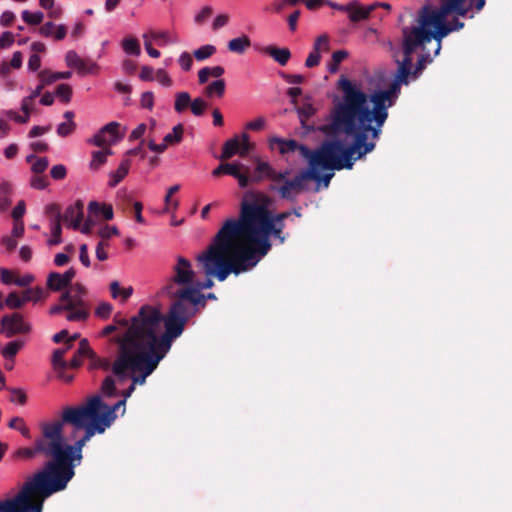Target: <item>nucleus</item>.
Listing matches in <instances>:
<instances>
[{
  "label": "nucleus",
  "mask_w": 512,
  "mask_h": 512,
  "mask_svg": "<svg viewBox=\"0 0 512 512\" xmlns=\"http://www.w3.org/2000/svg\"><path fill=\"white\" fill-rule=\"evenodd\" d=\"M352 138V143L345 145L341 140H329L323 142L319 148L314 150V155L308 161L309 168L306 171H312L315 177L310 178L324 187H328L334 173L320 174V170H342L352 169L357 160L362 159L371 153L376 143L366 141L363 135L344 134Z\"/></svg>",
  "instance_id": "nucleus-5"
},
{
  "label": "nucleus",
  "mask_w": 512,
  "mask_h": 512,
  "mask_svg": "<svg viewBox=\"0 0 512 512\" xmlns=\"http://www.w3.org/2000/svg\"><path fill=\"white\" fill-rule=\"evenodd\" d=\"M268 197L247 192L241 202L238 219H227L213 238V245L203 257L207 273L226 280L255 267L271 250L270 236L286 241L285 223L272 218Z\"/></svg>",
  "instance_id": "nucleus-1"
},
{
  "label": "nucleus",
  "mask_w": 512,
  "mask_h": 512,
  "mask_svg": "<svg viewBox=\"0 0 512 512\" xmlns=\"http://www.w3.org/2000/svg\"><path fill=\"white\" fill-rule=\"evenodd\" d=\"M64 424L63 416L61 420L41 424L37 450L51 459L24 482L15 497L0 501V512H42L44 501L67 487L75 471L66 465Z\"/></svg>",
  "instance_id": "nucleus-4"
},
{
  "label": "nucleus",
  "mask_w": 512,
  "mask_h": 512,
  "mask_svg": "<svg viewBox=\"0 0 512 512\" xmlns=\"http://www.w3.org/2000/svg\"><path fill=\"white\" fill-rule=\"evenodd\" d=\"M415 22L413 26L402 28L401 48L404 56L412 57L416 51L427 49V45L431 43L430 27L425 25L418 16Z\"/></svg>",
  "instance_id": "nucleus-9"
},
{
  "label": "nucleus",
  "mask_w": 512,
  "mask_h": 512,
  "mask_svg": "<svg viewBox=\"0 0 512 512\" xmlns=\"http://www.w3.org/2000/svg\"><path fill=\"white\" fill-rule=\"evenodd\" d=\"M76 129V124L74 121H65L58 125L57 134L60 137H67L72 134Z\"/></svg>",
  "instance_id": "nucleus-46"
},
{
  "label": "nucleus",
  "mask_w": 512,
  "mask_h": 512,
  "mask_svg": "<svg viewBox=\"0 0 512 512\" xmlns=\"http://www.w3.org/2000/svg\"><path fill=\"white\" fill-rule=\"evenodd\" d=\"M205 95L211 97L216 95L217 97H222L225 93V81L223 79H218L210 83L204 91Z\"/></svg>",
  "instance_id": "nucleus-33"
},
{
  "label": "nucleus",
  "mask_w": 512,
  "mask_h": 512,
  "mask_svg": "<svg viewBox=\"0 0 512 512\" xmlns=\"http://www.w3.org/2000/svg\"><path fill=\"white\" fill-rule=\"evenodd\" d=\"M76 69L80 74H93L98 70V65L91 59H82L80 64L77 65Z\"/></svg>",
  "instance_id": "nucleus-38"
},
{
  "label": "nucleus",
  "mask_w": 512,
  "mask_h": 512,
  "mask_svg": "<svg viewBox=\"0 0 512 512\" xmlns=\"http://www.w3.org/2000/svg\"><path fill=\"white\" fill-rule=\"evenodd\" d=\"M125 404L126 400H119L112 406L107 405L99 395H94L87 399V401L81 405L84 409L90 407V405L94 408V415L92 416L103 428L106 430L109 428L116 419V411L123 408L122 414L125 413Z\"/></svg>",
  "instance_id": "nucleus-11"
},
{
  "label": "nucleus",
  "mask_w": 512,
  "mask_h": 512,
  "mask_svg": "<svg viewBox=\"0 0 512 512\" xmlns=\"http://www.w3.org/2000/svg\"><path fill=\"white\" fill-rule=\"evenodd\" d=\"M130 165H131L130 159L129 158H124L121 161L118 169L115 172H112L110 174V180L108 182V185L110 187L117 186L126 177V175L128 174Z\"/></svg>",
  "instance_id": "nucleus-24"
},
{
  "label": "nucleus",
  "mask_w": 512,
  "mask_h": 512,
  "mask_svg": "<svg viewBox=\"0 0 512 512\" xmlns=\"http://www.w3.org/2000/svg\"><path fill=\"white\" fill-rule=\"evenodd\" d=\"M113 152L110 148L105 149L103 151H94L92 153V160L90 162V168L93 170L99 169V167L106 163L107 156L111 155Z\"/></svg>",
  "instance_id": "nucleus-32"
},
{
  "label": "nucleus",
  "mask_w": 512,
  "mask_h": 512,
  "mask_svg": "<svg viewBox=\"0 0 512 512\" xmlns=\"http://www.w3.org/2000/svg\"><path fill=\"white\" fill-rule=\"evenodd\" d=\"M162 86L170 87L172 86V79L168 75V73L164 69H158L155 72V78Z\"/></svg>",
  "instance_id": "nucleus-55"
},
{
  "label": "nucleus",
  "mask_w": 512,
  "mask_h": 512,
  "mask_svg": "<svg viewBox=\"0 0 512 512\" xmlns=\"http://www.w3.org/2000/svg\"><path fill=\"white\" fill-rule=\"evenodd\" d=\"M76 353L81 356L82 358L84 357H88L90 359H94L96 356H95V353L93 352V350L91 349V347L89 346V342L87 339H81L80 340V343H79V348L78 350L76 351Z\"/></svg>",
  "instance_id": "nucleus-47"
},
{
  "label": "nucleus",
  "mask_w": 512,
  "mask_h": 512,
  "mask_svg": "<svg viewBox=\"0 0 512 512\" xmlns=\"http://www.w3.org/2000/svg\"><path fill=\"white\" fill-rule=\"evenodd\" d=\"M250 46L251 40L247 35H242L228 42L229 51L237 54H243Z\"/></svg>",
  "instance_id": "nucleus-29"
},
{
  "label": "nucleus",
  "mask_w": 512,
  "mask_h": 512,
  "mask_svg": "<svg viewBox=\"0 0 512 512\" xmlns=\"http://www.w3.org/2000/svg\"><path fill=\"white\" fill-rule=\"evenodd\" d=\"M376 5L377 4L362 6L357 1H351L347 4V7H350V9L346 10V12L348 13L350 21L357 23L368 19L372 11L376 9Z\"/></svg>",
  "instance_id": "nucleus-20"
},
{
  "label": "nucleus",
  "mask_w": 512,
  "mask_h": 512,
  "mask_svg": "<svg viewBox=\"0 0 512 512\" xmlns=\"http://www.w3.org/2000/svg\"><path fill=\"white\" fill-rule=\"evenodd\" d=\"M0 324V333L4 334L7 338H10L16 334H26L31 331L30 324L25 322L23 316L20 313L16 312L4 315Z\"/></svg>",
  "instance_id": "nucleus-16"
},
{
  "label": "nucleus",
  "mask_w": 512,
  "mask_h": 512,
  "mask_svg": "<svg viewBox=\"0 0 512 512\" xmlns=\"http://www.w3.org/2000/svg\"><path fill=\"white\" fill-rule=\"evenodd\" d=\"M62 221H51V234L52 238L48 240V245L54 246L58 245L62 242L61 234H62Z\"/></svg>",
  "instance_id": "nucleus-35"
},
{
  "label": "nucleus",
  "mask_w": 512,
  "mask_h": 512,
  "mask_svg": "<svg viewBox=\"0 0 512 512\" xmlns=\"http://www.w3.org/2000/svg\"><path fill=\"white\" fill-rule=\"evenodd\" d=\"M452 32L447 23L431 24L430 28V40H434V56L440 53L442 47V40Z\"/></svg>",
  "instance_id": "nucleus-21"
},
{
  "label": "nucleus",
  "mask_w": 512,
  "mask_h": 512,
  "mask_svg": "<svg viewBox=\"0 0 512 512\" xmlns=\"http://www.w3.org/2000/svg\"><path fill=\"white\" fill-rule=\"evenodd\" d=\"M398 65L394 79L402 82L404 85L409 84V77H412V57L404 56L402 60H396Z\"/></svg>",
  "instance_id": "nucleus-23"
},
{
  "label": "nucleus",
  "mask_w": 512,
  "mask_h": 512,
  "mask_svg": "<svg viewBox=\"0 0 512 512\" xmlns=\"http://www.w3.org/2000/svg\"><path fill=\"white\" fill-rule=\"evenodd\" d=\"M94 415V408L92 405L87 409H84L81 405L72 407L67 406L63 409V421L65 424H71L74 432L83 429L84 435L77 440L73 445H69L65 442V455L66 465H70L72 470L75 468V461L77 464L82 460V449L88 441L95 434H102L105 429L95 419L92 418Z\"/></svg>",
  "instance_id": "nucleus-7"
},
{
  "label": "nucleus",
  "mask_w": 512,
  "mask_h": 512,
  "mask_svg": "<svg viewBox=\"0 0 512 512\" xmlns=\"http://www.w3.org/2000/svg\"><path fill=\"white\" fill-rule=\"evenodd\" d=\"M290 173H291L290 169H285L283 171H276L274 169L273 175L271 177V181L273 182L274 185H276L277 183L283 184L286 180H290L288 178Z\"/></svg>",
  "instance_id": "nucleus-58"
},
{
  "label": "nucleus",
  "mask_w": 512,
  "mask_h": 512,
  "mask_svg": "<svg viewBox=\"0 0 512 512\" xmlns=\"http://www.w3.org/2000/svg\"><path fill=\"white\" fill-rule=\"evenodd\" d=\"M191 96L188 92L182 91L175 94L174 110L177 113H183L191 104Z\"/></svg>",
  "instance_id": "nucleus-30"
},
{
  "label": "nucleus",
  "mask_w": 512,
  "mask_h": 512,
  "mask_svg": "<svg viewBox=\"0 0 512 512\" xmlns=\"http://www.w3.org/2000/svg\"><path fill=\"white\" fill-rule=\"evenodd\" d=\"M172 271V276L162 288L163 293H165L170 300L178 296L181 288L191 287L195 280V271L192 268L191 262L182 256L177 257L176 264L172 267Z\"/></svg>",
  "instance_id": "nucleus-10"
},
{
  "label": "nucleus",
  "mask_w": 512,
  "mask_h": 512,
  "mask_svg": "<svg viewBox=\"0 0 512 512\" xmlns=\"http://www.w3.org/2000/svg\"><path fill=\"white\" fill-rule=\"evenodd\" d=\"M216 52V47L210 44L203 45L194 51V57L198 61L206 60Z\"/></svg>",
  "instance_id": "nucleus-37"
},
{
  "label": "nucleus",
  "mask_w": 512,
  "mask_h": 512,
  "mask_svg": "<svg viewBox=\"0 0 512 512\" xmlns=\"http://www.w3.org/2000/svg\"><path fill=\"white\" fill-rule=\"evenodd\" d=\"M44 15L42 12L31 13L28 10L22 12V19L29 25H39L43 21Z\"/></svg>",
  "instance_id": "nucleus-41"
},
{
  "label": "nucleus",
  "mask_w": 512,
  "mask_h": 512,
  "mask_svg": "<svg viewBox=\"0 0 512 512\" xmlns=\"http://www.w3.org/2000/svg\"><path fill=\"white\" fill-rule=\"evenodd\" d=\"M81 57L73 50L66 53L65 61L68 67L76 68L80 64Z\"/></svg>",
  "instance_id": "nucleus-61"
},
{
  "label": "nucleus",
  "mask_w": 512,
  "mask_h": 512,
  "mask_svg": "<svg viewBox=\"0 0 512 512\" xmlns=\"http://www.w3.org/2000/svg\"><path fill=\"white\" fill-rule=\"evenodd\" d=\"M30 185L34 189L43 190V189H45L49 185V182H48V179H47L46 176H42L40 174H36L35 176H33L31 178Z\"/></svg>",
  "instance_id": "nucleus-52"
},
{
  "label": "nucleus",
  "mask_w": 512,
  "mask_h": 512,
  "mask_svg": "<svg viewBox=\"0 0 512 512\" xmlns=\"http://www.w3.org/2000/svg\"><path fill=\"white\" fill-rule=\"evenodd\" d=\"M83 219L84 203L82 200H77L74 204L69 205L62 215V221L69 223L74 230H79Z\"/></svg>",
  "instance_id": "nucleus-19"
},
{
  "label": "nucleus",
  "mask_w": 512,
  "mask_h": 512,
  "mask_svg": "<svg viewBox=\"0 0 512 512\" xmlns=\"http://www.w3.org/2000/svg\"><path fill=\"white\" fill-rule=\"evenodd\" d=\"M88 211L95 216L102 215L105 220H111L114 216L113 208L108 204H100L96 201H91L88 205Z\"/></svg>",
  "instance_id": "nucleus-26"
},
{
  "label": "nucleus",
  "mask_w": 512,
  "mask_h": 512,
  "mask_svg": "<svg viewBox=\"0 0 512 512\" xmlns=\"http://www.w3.org/2000/svg\"><path fill=\"white\" fill-rule=\"evenodd\" d=\"M50 175L54 180H63L67 175V169L62 164L54 165L50 170Z\"/></svg>",
  "instance_id": "nucleus-56"
},
{
  "label": "nucleus",
  "mask_w": 512,
  "mask_h": 512,
  "mask_svg": "<svg viewBox=\"0 0 512 512\" xmlns=\"http://www.w3.org/2000/svg\"><path fill=\"white\" fill-rule=\"evenodd\" d=\"M265 52L282 66L286 65L291 57V52L288 48L268 46Z\"/></svg>",
  "instance_id": "nucleus-25"
},
{
  "label": "nucleus",
  "mask_w": 512,
  "mask_h": 512,
  "mask_svg": "<svg viewBox=\"0 0 512 512\" xmlns=\"http://www.w3.org/2000/svg\"><path fill=\"white\" fill-rule=\"evenodd\" d=\"M402 82L393 79L385 90H375L367 94L361 85L341 75L336 88L340 97L333 100L329 120L323 131L329 135H363L366 141H376L401 90Z\"/></svg>",
  "instance_id": "nucleus-2"
},
{
  "label": "nucleus",
  "mask_w": 512,
  "mask_h": 512,
  "mask_svg": "<svg viewBox=\"0 0 512 512\" xmlns=\"http://www.w3.org/2000/svg\"><path fill=\"white\" fill-rule=\"evenodd\" d=\"M148 35L151 40L157 41L159 46H165L171 42L169 34L166 31H150Z\"/></svg>",
  "instance_id": "nucleus-44"
},
{
  "label": "nucleus",
  "mask_w": 512,
  "mask_h": 512,
  "mask_svg": "<svg viewBox=\"0 0 512 512\" xmlns=\"http://www.w3.org/2000/svg\"><path fill=\"white\" fill-rule=\"evenodd\" d=\"M162 331V313L150 305L140 307L132 325L117 339L119 354L112 372L120 382L128 377L132 385H143L172 346Z\"/></svg>",
  "instance_id": "nucleus-3"
},
{
  "label": "nucleus",
  "mask_w": 512,
  "mask_h": 512,
  "mask_svg": "<svg viewBox=\"0 0 512 512\" xmlns=\"http://www.w3.org/2000/svg\"><path fill=\"white\" fill-rule=\"evenodd\" d=\"M315 177L312 171L306 169L298 172L292 179L286 180L281 186L270 185L271 191H276L281 199L296 201L299 194L307 190L306 182Z\"/></svg>",
  "instance_id": "nucleus-12"
},
{
  "label": "nucleus",
  "mask_w": 512,
  "mask_h": 512,
  "mask_svg": "<svg viewBox=\"0 0 512 512\" xmlns=\"http://www.w3.org/2000/svg\"><path fill=\"white\" fill-rule=\"evenodd\" d=\"M213 14V9L210 6H205L202 10L195 16V22L197 24H203L211 15Z\"/></svg>",
  "instance_id": "nucleus-64"
},
{
  "label": "nucleus",
  "mask_w": 512,
  "mask_h": 512,
  "mask_svg": "<svg viewBox=\"0 0 512 512\" xmlns=\"http://www.w3.org/2000/svg\"><path fill=\"white\" fill-rule=\"evenodd\" d=\"M5 306H7L10 309H20L23 307V301L20 298V295L13 291L9 293L7 298L5 299Z\"/></svg>",
  "instance_id": "nucleus-45"
},
{
  "label": "nucleus",
  "mask_w": 512,
  "mask_h": 512,
  "mask_svg": "<svg viewBox=\"0 0 512 512\" xmlns=\"http://www.w3.org/2000/svg\"><path fill=\"white\" fill-rule=\"evenodd\" d=\"M0 279L5 285L15 284L16 276L12 271L6 268H0Z\"/></svg>",
  "instance_id": "nucleus-59"
},
{
  "label": "nucleus",
  "mask_w": 512,
  "mask_h": 512,
  "mask_svg": "<svg viewBox=\"0 0 512 512\" xmlns=\"http://www.w3.org/2000/svg\"><path fill=\"white\" fill-rule=\"evenodd\" d=\"M72 76V72H51L50 70H42L38 74L39 80L44 82V84L50 85L60 79H69Z\"/></svg>",
  "instance_id": "nucleus-28"
},
{
  "label": "nucleus",
  "mask_w": 512,
  "mask_h": 512,
  "mask_svg": "<svg viewBox=\"0 0 512 512\" xmlns=\"http://www.w3.org/2000/svg\"><path fill=\"white\" fill-rule=\"evenodd\" d=\"M297 112L301 122L304 123L316 113V109L311 103H304L297 108Z\"/></svg>",
  "instance_id": "nucleus-42"
},
{
  "label": "nucleus",
  "mask_w": 512,
  "mask_h": 512,
  "mask_svg": "<svg viewBox=\"0 0 512 512\" xmlns=\"http://www.w3.org/2000/svg\"><path fill=\"white\" fill-rule=\"evenodd\" d=\"M213 245V242L207 247V249L205 251H203L202 253L198 254L196 256V262H197V266L198 268L204 273V275L207 277L205 281L203 282H200V281H195L194 280V283L192 284L191 288H199V291L201 292V290L203 289H210L214 286V282L212 280L213 277L217 278L219 281L220 279L218 278V276L216 275H210L207 273V269L205 268V265H204V262L201 261V257H203L205 254H207V252L209 251V249L211 248V246ZM223 280H221L222 282Z\"/></svg>",
  "instance_id": "nucleus-22"
},
{
  "label": "nucleus",
  "mask_w": 512,
  "mask_h": 512,
  "mask_svg": "<svg viewBox=\"0 0 512 512\" xmlns=\"http://www.w3.org/2000/svg\"><path fill=\"white\" fill-rule=\"evenodd\" d=\"M47 288L54 292H60L69 288L68 283L61 277V273L51 272L47 277Z\"/></svg>",
  "instance_id": "nucleus-27"
},
{
  "label": "nucleus",
  "mask_w": 512,
  "mask_h": 512,
  "mask_svg": "<svg viewBox=\"0 0 512 512\" xmlns=\"http://www.w3.org/2000/svg\"><path fill=\"white\" fill-rule=\"evenodd\" d=\"M249 171L250 168L240 162L221 163L212 171V175L214 177L230 175L238 180L241 188H246L250 184Z\"/></svg>",
  "instance_id": "nucleus-13"
},
{
  "label": "nucleus",
  "mask_w": 512,
  "mask_h": 512,
  "mask_svg": "<svg viewBox=\"0 0 512 512\" xmlns=\"http://www.w3.org/2000/svg\"><path fill=\"white\" fill-rule=\"evenodd\" d=\"M122 48L129 55L139 56L141 53L140 44L138 40L133 37L125 38L122 41Z\"/></svg>",
  "instance_id": "nucleus-34"
},
{
  "label": "nucleus",
  "mask_w": 512,
  "mask_h": 512,
  "mask_svg": "<svg viewBox=\"0 0 512 512\" xmlns=\"http://www.w3.org/2000/svg\"><path fill=\"white\" fill-rule=\"evenodd\" d=\"M455 9L451 4L445 1L440 8L435 9L427 4L418 10L417 16L425 25L431 28V24L447 23L446 17Z\"/></svg>",
  "instance_id": "nucleus-15"
},
{
  "label": "nucleus",
  "mask_w": 512,
  "mask_h": 512,
  "mask_svg": "<svg viewBox=\"0 0 512 512\" xmlns=\"http://www.w3.org/2000/svg\"><path fill=\"white\" fill-rule=\"evenodd\" d=\"M109 246L108 241L101 240L96 247V257L99 261H105L108 258L106 248Z\"/></svg>",
  "instance_id": "nucleus-60"
},
{
  "label": "nucleus",
  "mask_w": 512,
  "mask_h": 512,
  "mask_svg": "<svg viewBox=\"0 0 512 512\" xmlns=\"http://www.w3.org/2000/svg\"><path fill=\"white\" fill-rule=\"evenodd\" d=\"M208 107V103L201 97L191 100L190 109L194 116L200 117L204 114Z\"/></svg>",
  "instance_id": "nucleus-36"
},
{
  "label": "nucleus",
  "mask_w": 512,
  "mask_h": 512,
  "mask_svg": "<svg viewBox=\"0 0 512 512\" xmlns=\"http://www.w3.org/2000/svg\"><path fill=\"white\" fill-rule=\"evenodd\" d=\"M75 276L76 270L73 267L61 274L69 288L62 292L59 303L50 307V315H57L66 311V319L71 322L85 321L89 317V306L86 302L88 291L81 283L72 284Z\"/></svg>",
  "instance_id": "nucleus-8"
},
{
  "label": "nucleus",
  "mask_w": 512,
  "mask_h": 512,
  "mask_svg": "<svg viewBox=\"0 0 512 512\" xmlns=\"http://www.w3.org/2000/svg\"><path fill=\"white\" fill-rule=\"evenodd\" d=\"M64 355L65 350L62 349H56L53 352L52 363L54 367L65 369L68 366L67 362L64 360Z\"/></svg>",
  "instance_id": "nucleus-51"
},
{
  "label": "nucleus",
  "mask_w": 512,
  "mask_h": 512,
  "mask_svg": "<svg viewBox=\"0 0 512 512\" xmlns=\"http://www.w3.org/2000/svg\"><path fill=\"white\" fill-rule=\"evenodd\" d=\"M269 145L271 149L277 148L282 155L298 151L307 161H309L314 155V150L309 149L305 145L299 144L294 139L286 140L279 137H272L269 141Z\"/></svg>",
  "instance_id": "nucleus-17"
},
{
  "label": "nucleus",
  "mask_w": 512,
  "mask_h": 512,
  "mask_svg": "<svg viewBox=\"0 0 512 512\" xmlns=\"http://www.w3.org/2000/svg\"><path fill=\"white\" fill-rule=\"evenodd\" d=\"M38 454H39V450H37V442L36 441L34 442L33 447L20 448L15 453V455L17 457H21V458H25V459H32Z\"/></svg>",
  "instance_id": "nucleus-48"
},
{
  "label": "nucleus",
  "mask_w": 512,
  "mask_h": 512,
  "mask_svg": "<svg viewBox=\"0 0 512 512\" xmlns=\"http://www.w3.org/2000/svg\"><path fill=\"white\" fill-rule=\"evenodd\" d=\"M255 172L262 173V175H264V177L271 180V177L274 172V168L268 162L259 160L256 163Z\"/></svg>",
  "instance_id": "nucleus-49"
},
{
  "label": "nucleus",
  "mask_w": 512,
  "mask_h": 512,
  "mask_svg": "<svg viewBox=\"0 0 512 512\" xmlns=\"http://www.w3.org/2000/svg\"><path fill=\"white\" fill-rule=\"evenodd\" d=\"M119 127L120 124L118 122H109L103 126L97 134L94 135L90 142L98 147H103L106 144H114L118 139L121 138V136L118 134Z\"/></svg>",
  "instance_id": "nucleus-18"
},
{
  "label": "nucleus",
  "mask_w": 512,
  "mask_h": 512,
  "mask_svg": "<svg viewBox=\"0 0 512 512\" xmlns=\"http://www.w3.org/2000/svg\"><path fill=\"white\" fill-rule=\"evenodd\" d=\"M49 161L47 157H40L32 164L31 170L35 174H42L48 167Z\"/></svg>",
  "instance_id": "nucleus-54"
},
{
  "label": "nucleus",
  "mask_w": 512,
  "mask_h": 512,
  "mask_svg": "<svg viewBox=\"0 0 512 512\" xmlns=\"http://www.w3.org/2000/svg\"><path fill=\"white\" fill-rule=\"evenodd\" d=\"M45 214L51 217V221H62L60 206L56 203L48 204L45 207Z\"/></svg>",
  "instance_id": "nucleus-50"
},
{
  "label": "nucleus",
  "mask_w": 512,
  "mask_h": 512,
  "mask_svg": "<svg viewBox=\"0 0 512 512\" xmlns=\"http://www.w3.org/2000/svg\"><path fill=\"white\" fill-rule=\"evenodd\" d=\"M184 134V126L182 124H177L173 127L172 132L168 133L163 141L168 145L179 144L183 139Z\"/></svg>",
  "instance_id": "nucleus-31"
},
{
  "label": "nucleus",
  "mask_w": 512,
  "mask_h": 512,
  "mask_svg": "<svg viewBox=\"0 0 512 512\" xmlns=\"http://www.w3.org/2000/svg\"><path fill=\"white\" fill-rule=\"evenodd\" d=\"M55 95L64 103H69L72 97V88L68 84H60L56 88Z\"/></svg>",
  "instance_id": "nucleus-43"
},
{
  "label": "nucleus",
  "mask_w": 512,
  "mask_h": 512,
  "mask_svg": "<svg viewBox=\"0 0 512 512\" xmlns=\"http://www.w3.org/2000/svg\"><path fill=\"white\" fill-rule=\"evenodd\" d=\"M23 343L20 341H11L6 344V346L2 349V355L5 358H13L22 348Z\"/></svg>",
  "instance_id": "nucleus-40"
},
{
  "label": "nucleus",
  "mask_w": 512,
  "mask_h": 512,
  "mask_svg": "<svg viewBox=\"0 0 512 512\" xmlns=\"http://www.w3.org/2000/svg\"><path fill=\"white\" fill-rule=\"evenodd\" d=\"M329 49V37L326 34L320 35L315 40L313 50L320 53L321 50L327 51Z\"/></svg>",
  "instance_id": "nucleus-57"
},
{
  "label": "nucleus",
  "mask_w": 512,
  "mask_h": 512,
  "mask_svg": "<svg viewBox=\"0 0 512 512\" xmlns=\"http://www.w3.org/2000/svg\"><path fill=\"white\" fill-rule=\"evenodd\" d=\"M101 392L106 397H113L116 395V386L113 377L107 376L101 385Z\"/></svg>",
  "instance_id": "nucleus-39"
},
{
  "label": "nucleus",
  "mask_w": 512,
  "mask_h": 512,
  "mask_svg": "<svg viewBox=\"0 0 512 512\" xmlns=\"http://www.w3.org/2000/svg\"><path fill=\"white\" fill-rule=\"evenodd\" d=\"M112 310H113L112 304H110L108 302H102L97 306V308L95 310V314L100 318L107 319V318H109L110 314L112 313Z\"/></svg>",
  "instance_id": "nucleus-53"
},
{
  "label": "nucleus",
  "mask_w": 512,
  "mask_h": 512,
  "mask_svg": "<svg viewBox=\"0 0 512 512\" xmlns=\"http://www.w3.org/2000/svg\"><path fill=\"white\" fill-rule=\"evenodd\" d=\"M171 301L166 315L162 314L165 328L162 334L173 342L182 335L186 323L198 312L199 307L206 306V298L199 288L183 287Z\"/></svg>",
  "instance_id": "nucleus-6"
},
{
  "label": "nucleus",
  "mask_w": 512,
  "mask_h": 512,
  "mask_svg": "<svg viewBox=\"0 0 512 512\" xmlns=\"http://www.w3.org/2000/svg\"><path fill=\"white\" fill-rule=\"evenodd\" d=\"M251 149L252 144L249 141V135L247 133H243L241 140L238 136H235L224 143L219 159L221 161H226L236 154H239L241 157H246Z\"/></svg>",
  "instance_id": "nucleus-14"
},
{
  "label": "nucleus",
  "mask_w": 512,
  "mask_h": 512,
  "mask_svg": "<svg viewBox=\"0 0 512 512\" xmlns=\"http://www.w3.org/2000/svg\"><path fill=\"white\" fill-rule=\"evenodd\" d=\"M99 236L102 240L107 241L111 236L118 235L119 231L115 226H105L101 228L98 232Z\"/></svg>",
  "instance_id": "nucleus-63"
},
{
  "label": "nucleus",
  "mask_w": 512,
  "mask_h": 512,
  "mask_svg": "<svg viewBox=\"0 0 512 512\" xmlns=\"http://www.w3.org/2000/svg\"><path fill=\"white\" fill-rule=\"evenodd\" d=\"M140 104L142 108L152 110L154 106V95L152 92H144L141 96Z\"/></svg>",
  "instance_id": "nucleus-62"
}]
</instances>
